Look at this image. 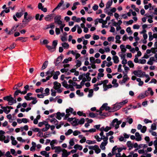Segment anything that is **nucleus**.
I'll list each match as a JSON object with an SVG mask.
<instances>
[{
    "label": "nucleus",
    "instance_id": "17",
    "mask_svg": "<svg viewBox=\"0 0 157 157\" xmlns=\"http://www.w3.org/2000/svg\"><path fill=\"white\" fill-rule=\"evenodd\" d=\"M45 127L42 129V130L43 132L47 131L50 128V125L48 123L45 124Z\"/></svg>",
    "mask_w": 157,
    "mask_h": 157
},
{
    "label": "nucleus",
    "instance_id": "9",
    "mask_svg": "<svg viewBox=\"0 0 157 157\" xmlns=\"http://www.w3.org/2000/svg\"><path fill=\"white\" fill-rule=\"evenodd\" d=\"M150 92L151 96H152L153 95L154 92L152 91L151 88L150 87H148L147 88V90L145 91V96H147L149 95Z\"/></svg>",
    "mask_w": 157,
    "mask_h": 157
},
{
    "label": "nucleus",
    "instance_id": "31",
    "mask_svg": "<svg viewBox=\"0 0 157 157\" xmlns=\"http://www.w3.org/2000/svg\"><path fill=\"white\" fill-rule=\"evenodd\" d=\"M128 102V101L126 99L124 101H122L120 102L119 103V104H120V105L121 106V107L123 105L126 104Z\"/></svg>",
    "mask_w": 157,
    "mask_h": 157
},
{
    "label": "nucleus",
    "instance_id": "48",
    "mask_svg": "<svg viewBox=\"0 0 157 157\" xmlns=\"http://www.w3.org/2000/svg\"><path fill=\"white\" fill-rule=\"evenodd\" d=\"M75 143L74 142V140L73 138L71 139L69 141V144L71 146H73Z\"/></svg>",
    "mask_w": 157,
    "mask_h": 157
},
{
    "label": "nucleus",
    "instance_id": "36",
    "mask_svg": "<svg viewBox=\"0 0 157 157\" xmlns=\"http://www.w3.org/2000/svg\"><path fill=\"white\" fill-rule=\"evenodd\" d=\"M62 85L65 88H67L68 87V86L67 83V82L64 80L62 83Z\"/></svg>",
    "mask_w": 157,
    "mask_h": 157
},
{
    "label": "nucleus",
    "instance_id": "55",
    "mask_svg": "<svg viewBox=\"0 0 157 157\" xmlns=\"http://www.w3.org/2000/svg\"><path fill=\"white\" fill-rule=\"evenodd\" d=\"M77 27H78L77 32L78 34H80L82 32V30L80 27L78 25H77Z\"/></svg>",
    "mask_w": 157,
    "mask_h": 157
},
{
    "label": "nucleus",
    "instance_id": "37",
    "mask_svg": "<svg viewBox=\"0 0 157 157\" xmlns=\"http://www.w3.org/2000/svg\"><path fill=\"white\" fill-rule=\"evenodd\" d=\"M86 143L89 144H94L96 143V142L95 140L91 141L90 140H87L86 141Z\"/></svg>",
    "mask_w": 157,
    "mask_h": 157
},
{
    "label": "nucleus",
    "instance_id": "64",
    "mask_svg": "<svg viewBox=\"0 0 157 157\" xmlns=\"http://www.w3.org/2000/svg\"><path fill=\"white\" fill-rule=\"evenodd\" d=\"M107 40L109 42L112 41H113L114 40V37L113 36L108 37L107 38Z\"/></svg>",
    "mask_w": 157,
    "mask_h": 157
},
{
    "label": "nucleus",
    "instance_id": "34",
    "mask_svg": "<svg viewBox=\"0 0 157 157\" xmlns=\"http://www.w3.org/2000/svg\"><path fill=\"white\" fill-rule=\"evenodd\" d=\"M98 147V145H95L94 146H88V148L90 150H95V148Z\"/></svg>",
    "mask_w": 157,
    "mask_h": 157
},
{
    "label": "nucleus",
    "instance_id": "52",
    "mask_svg": "<svg viewBox=\"0 0 157 157\" xmlns=\"http://www.w3.org/2000/svg\"><path fill=\"white\" fill-rule=\"evenodd\" d=\"M151 129L152 130H155L156 129V126L155 123L152 124L151 127Z\"/></svg>",
    "mask_w": 157,
    "mask_h": 157
},
{
    "label": "nucleus",
    "instance_id": "2",
    "mask_svg": "<svg viewBox=\"0 0 157 157\" xmlns=\"http://www.w3.org/2000/svg\"><path fill=\"white\" fill-rule=\"evenodd\" d=\"M24 11L21 10L20 12H16L15 15H13V19L16 21H18V20L17 19V17L18 18H21L23 14Z\"/></svg>",
    "mask_w": 157,
    "mask_h": 157
},
{
    "label": "nucleus",
    "instance_id": "22",
    "mask_svg": "<svg viewBox=\"0 0 157 157\" xmlns=\"http://www.w3.org/2000/svg\"><path fill=\"white\" fill-rule=\"evenodd\" d=\"M50 122L56 125H57L58 124V121L57 120L54 118H53L50 120Z\"/></svg>",
    "mask_w": 157,
    "mask_h": 157
},
{
    "label": "nucleus",
    "instance_id": "19",
    "mask_svg": "<svg viewBox=\"0 0 157 157\" xmlns=\"http://www.w3.org/2000/svg\"><path fill=\"white\" fill-rule=\"evenodd\" d=\"M48 61H46L44 63L41 67L42 70H44L47 67L48 65Z\"/></svg>",
    "mask_w": 157,
    "mask_h": 157
},
{
    "label": "nucleus",
    "instance_id": "10",
    "mask_svg": "<svg viewBox=\"0 0 157 157\" xmlns=\"http://www.w3.org/2000/svg\"><path fill=\"white\" fill-rule=\"evenodd\" d=\"M32 94L30 93H29L26 94V96L24 97L25 98L27 101H30L32 99H33V97H30V96H31Z\"/></svg>",
    "mask_w": 157,
    "mask_h": 157
},
{
    "label": "nucleus",
    "instance_id": "39",
    "mask_svg": "<svg viewBox=\"0 0 157 157\" xmlns=\"http://www.w3.org/2000/svg\"><path fill=\"white\" fill-rule=\"evenodd\" d=\"M90 60L91 63H95V59L93 57H91L90 58Z\"/></svg>",
    "mask_w": 157,
    "mask_h": 157
},
{
    "label": "nucleus",
    "instance_id": "14",
    "mask_svg": "<svg viewBox=\"0 0 157 157\" xmlns=\"http://www.w3.org/2000/svg\"><path fill=\"white\" fill-rule=\"evenodd\" d=\"M113 62L115 63H117L119 61V58L117 56H113Z\"/></svg>",
    "mask_w": 157,
    "mask_h": 157
},
{
    "label": "nucleus",
    "instance_id": "26",
    "mask_svg": "<svg viewBox=\"0 0 157 157\" xmlns=\"http://www.w3.org/2000/svg\"><path fill=\"white\" fill-rule=\"evenodd\" d=\"M136 81L139 82L138 83V85L139 86H141L143 85L144 84V82L141 80V79L140 78H137Z\"/></svg>",
    "mask_w": 157,
    "mask_h": 157
},
{
    "label": "nucleus",
    "instance_id": "58",
    "mask_svg": "<svg viewBox=\"0 0 157 157\" xmlns=\"http://www.w3.org/2000/svg\"><path fill=\"white\" fill-rule=\"evenodd\" d=\"M81 133L79 131H78L77 130H75L73 132V135L75 136H77L78 134H79Z\"/></svg>",
    "mask_w": 157,
    "mask_h": 157
},
{
    "label": "nucleus",
    "instance_id": "42",
    "mask_svg": "<svg viewBox=\"0 0 157 157\" xmlns=\"http://www.w3.org/2000/svg\"><path fill=\"white\" fill-rule=\"evenodd\" d=\"M62 45L63 47L64 48H68L69 46V44L65 42L62 43Z\"/></svg>",
    "mask_w": 157,
    "mask_h": 157
},
{
    "label": "nucleus",
    "instance_id": "40",
    "mask_svg": "<svg viewBox=\"0 0 157 157\" xmlns=\"http://www.w3.org/2000/svg\"><path fill=\"white\" fill-rule=\"evenodd\" d=\"M56 140H53L50 142V144L51 145V148L52 149L53 148H52V146H54V144L56 143Z\"/></svg>",
    "mask_w": 157,
    "mask_h": 157
},
{
    "label": "nucleus",
    "instance_id": "5",
    "mask_svg": "<svg viewBox=\"0 0 157 157\" xmlns=\"http://www.w3.org/2000/svg\"><path fill=\"white\" fill-rule=\"evenodd\" d=\"M3 99L4 100L8 101V105H10L11 103H10V102H11L12 100L13 99V97L11 94L3 97Z\"/></svg>",
    "mask_w": 157,
    "mask_h": 157
},
{
    "label": "nucleus",
    "instance_id": "25",
    "mask_svg": "<svg viewBox=\"0 0 157 157\" xmlns=\"http://www.w3.org/2000/svg\"><path fill=\"white\" fill-rule=\"evenodd\" d=\"M120 48L121 51L123 52H125L126 51V49L125 48V46L123 44H121L120 45Z\"/></svg>",
    "mask_w": 157,
    "mask_h": 157
},
{
    "label": "nucleus",
    "instance_id": "63",
    "mask_svg": "<svg viewBox=\"0 0 157 157\" xmlns=\"http://www.w3.org/2000/svg\"><path fill=\"white\" fill-rule=\"evenodd\" d=\"M87 80L85 78H83L82 79V81L80 82V84L82 86L84 85V82L86 81Z\"/></svg>",
    "mask_w": 157,
    "mask_h": 157
},
{
    "label": "nucleus",
    "instance_id": "20",
    "mask_svg": "<svg viewBox=\"0 0 157 157\" xmlns=\"http://www.w3.org/2000/svg\"><path fill=\"white\" fill-rule=\"evenodd\" d=\"M55 149V152L56 153H59L62 151L61 147L60 146L55 147H54Z\"/></svg>",
    "mask_w": 157,
    "mask_h": 157
},
{
    "label": "nucleus",
    "instance_id": "33",
    "mask_svg": "<svg viewBox=\"0 0 157 157\" xmlns=\"http://www.w3.org/2000/svg\"><path fill=\"white\" fill-rule=\"evenodd\" d=\"M90 74L89 72L87 73L86 75V77L87 79V81H90L91 79V78L90 77L89 75H90Z\"/></svg>",
    "mask_w": 157,
    "mask_h": 157
},
{
    "label": "nucleus",
    "instance_id": "41",
    "mask_svg": "<svg viewBox=\"0 0 157 157\" xmlns=\"http://www.w3.org/2000/svg\"><path fill=\"white\" fill-rule=\"evenodd\" d=\"M77 63L76 65L77 67H76V68H77L78 67H80L81 66V64H82V63H81V61H80V60H77Z\"/></svg>",
    "mask_w": 157,
    "mask_h": 157
},
{
    "label": "nucleus",
    "instance_id": "51",
    "mask_svg": "<svg viewBox=\"0 0 157 157\" xmlns=\"http://www.w3.org/2000/svg\"><path fill=\"white\" fill-rule=\"evenodd\" d=\"M146 60L145 59H139V63L142 64H144L146 63Z\"/></svg>",
    "mask_w": 157,
    "mask_h": 157
},
{
    "label": "nucleus",
    "instance_id": "46",
    "mask_svg": "<svg viewBox=\"0 0 157 157\" xmlns=\"http://www.w3.org/2000/svg\"><path fill=\"white\" fill-rule=\"evenodd\" d=\"M60 115L61 113L59 112H58L56 113L57 116L56 118L59 120H60L61 118Z\"/></svg>",
    "mask_w": 157,
    "mask_h": 157
},
{
    "label": "nucleus",
    "instance_id": "8",
    "mask_svg": "<svg viewBox=\"0 0 157 157\" xmlns=\"http://www.w3.org/2000/svg\"><path fill=\"white\" fill-rule=\"evenodd\" d=\"M121 107V106L118 103L116 105H115L113 108L111 109V110H110V112H114L117 110L120 109Z\"/></svg>",
    "mask_w": 157,
    "mask_h": 157
},
{
    "label": "nucleus",
    "instance_id": "47",
    "mask_svg": "<svg viewBox=\"0 0 157 157\" xmlns=\"http://www.w3.org/2000/svg\"><path fill=\"white\" fill-rule=\"evenodd\" d=\"M152 33L151 32H149L148 33V35L149 36V41H151L152 40L153 38V36L152 35Z\"/></svg>",
    "mask_w": 157,
    "mask_h": 157
},
{
    "label": "nucleus",
    "instance_id": "49",
    "mask_svg": "<svg viewBox=\"0 0 157 157\" xmlns=\"http://www.w3.org/2000/svg\"><path fill=\"white\" fill-rule=\"evenodd\" d=\"M44 89L42 87H40V89H37L35 91L37 93L40 92H42L43 91Z\"/></svg>",
    "mask_w": 157,
    "mask_h": 157
},
{
    "label": "nucleus",
    "instance_id": "1",
    "mask_svg": "<svg viewBox=\"0 0 157 157\" xmlns=\"http://www.w3.org/2000/svg\"><path fill=\"white\" fill-rule=\"evenodd\" d=\"M122 122L121 121H118L117 119L115 118L113 121L110 124V126L113 127L115 126V129H117L119 128V125Z\"/></svg>",
    "mask_w": 157,
    "mask_h": 157
},
{
    "label": "nucleus",
    "instance_id": "3",
    "mask_svg": "<svg viewBox=\"0 0 157 157\" xmlns=\"http://www.w3.org/2000/svg\"><path fill=\"white\" fill-rule=\"evenodd\" d=\"M73 111V109L72 108L70 107L69 109H67L66 111L67 114L64 117L63 119L64 120H67L70 116V113H72Z\"/></svg>",
    "mask_w": 157,
    "mask_h": 157
},
{
    "label": "nucleus",
    "instance_id": "53",
    "mask_svg": "<svg viewBox=\"0 0 157 157\" xmlns=\"http://www.w3.org/2000/svg\"><path fill=\"white\" fill-rule=\"evenodd\" d=\"M85 122V119L83 118H82L78 121V123L80 124H83Z\"/></svg>",
    "mask_w": 157,
    "mask_h": 157
},
{
    "label": "nucleus",
    "instance_id": "7",
    "mask_svg": "<svg viewBox=\"0 0 157 157\" xmlns=\"http://www.w3.org/2000/svg\"><path fill=\"white\" fill-rule=\"evenodd\" d=\"M54 69L53 68H51L46 72V74L47 75H50L52 76L54 75Z\"/></svg>",
    "mask_w": 157,
    "mask_h": 157
},
{
    "label": "nucleus",
    "instance_id": "24",
    "mask_svg": "<svg viewBox=\"0 0 157 157\" xmlns=\"http://www.w3.org/2000/svg\"><path fill=\"white\" fill-rule=\"evenodd\" d=\"M46 47L48 48V49L51 52H53L55 50V49H54V48L52 46H51L48 45H46Z\"/></svg>",
    "mask_w": 157,
    "mask_h": 157
},
{
    "label": "nucleus",
    "instance_id": "12",
    "mask_svg": "<svg viewBox=\"0 0 157 157\" xmlns=\"http://www.w3.org/2000/svg\"><path fill=\"white\" fill-rule=\"evenodd\" d=\"M142 73V71L141 70L135 71H133V74L135 75L138 77H141V74Z\"/></svg>",
    "mask_w": 157,
    "mask_h": 157
},
{
    "label": "nucleus",
    "instance_id": "23",
    "mask_svg": "<svg viewBox=\"0 0 157 157\" xmlns=\"http://www.w3.org/2000/svg\"><path fill=\"white\" fill-rule=\"evenodd\" d=\"M58 41L56 40H53L52 42V46L54 48V49L56 50V46L57 44Z\"/></svg>",
    "mask_w": 157,
    "mask_h": 157
},
{
    "label": "nucleus",
    "instance_id": "60",
    "mask_svg": "<svg viewBox=\"0 0 157 157\" xmlns=\"http://www.w3.org/2000/svg\"><path fill=\"white\" fill-rule=\"evenodd\" d=\"M129 79V78H123V80L121 81V84L124 83L128 80Z\"/></svg>",
    "mask_w": 157,
    "mask_h": 157
},
{
    "label": "nucleus",
    "instance_id": "38",
    "mask_svg": "<svg viewBox=\"0 0 157 157\" xmlns=\"http://www.w3.org/2000/svg\"><path fill=\"white\" fill-rule=\"evenodd\" d=\"M78 119H75V120L73 121H72V124H73V125L74 126H76L78 125Z\"/></svg>",
    "mask_w": 157,
    "mask_h": 157
},
{
    "label": "nucleus",
    "instance_id": "28",
    "mask_svg": "<svg viewBox=\"0 0 157 157\" xmlns=\"http://www.w3.org/2000/svg\"><path fill=\"white\" fill-rule=\"evenodd\" d=\"M117 80L116 79H114L112 82V83L113 84H114L115 87H117L118 86V83H117Z\"/></svg>",
    "mask_w": 157,
    "mask_h": 157
},
{
    "label": "nucleus",
    "instance_id": "43",
    "mask_svg": "<svg viewBox=\"0 0 157 157\" xmlns=\"http://www.w3.org/2000/svg\"><path fill=\"white\" fill-rule=\"evenodd\" d=\"M67 153V150L65 149H64L63 151V152L62 154V157H66V155Z\"/></svg>",
    "mask_w": 157,
    "mask_h": 157
},
{
    "label": "nucleus",
    "instance_id": "30",
    "mask_svg": "<svg viewBox=\"0 0 157 157\" xmlns=\"http://www.w3.org/2000/svg\"><path fill=\"white\" fill-rule=\"evenodd\" d=\"M88 117L91 118H94L96 117V116L94 113L91 112L89 113Z\"/></svg>",
    "mask_w": 157,
    "mask_h": 157
},
{
    "label": "nucleus",
    "instance_id": "56",
    "mask_svg": "<svg viewBox=\"0 0 157 157\" xmlns=\"http://www.w3.org/2000/svg\"><path fill=\"white\" fill-rule=\"evenodd\" d=\"M33 18V17L30 16H29L28 18H26V21H27L28 22H29Z\"/></svg>",
    "mask_w": 157,
    "mask_h": 157
},
{
    "label": "nucleus",
    "instance_id": "18",
    "mask_svg": "<svg viewBox=\"0 0 157 157\" xmlns=\"http://www.w3.org/2000/svg\"><path fill=\"white\" fill-rule=\"evenodd\" d=\"M112 3L113 1L112 0L108 1L106 5V8L107 9L109 8L110 6L112 5Z\"/></svg>",
    "mask_w": 157,
    "mask_h": 157
},
{
    "label": "nucleus",
    "instance_id": "21",
    "mask_svg": "<svg viewBox=\"0 0 157 157\" xmlns=\"http://www.w3.org/2000/svg\"><path fill=\"white\" fill-rule=\"evenodd\" d=\"M74 148L75 149H78L79 150H81L82 149V147L81 145L76 144L74 145Z\"/></svg>",
    "mask_w": 157,
    "mask_h": 157
},
{
    "label": "nucleus",
    "instance_id": "44",
    "mask_svg": "<svg viewBox=\"0 0 157 157\" xmlns=\"http://www.w3.org/2000/svg\"><path fill=\"white\" fill-rule=\"evenodd\" d=\"M73 132V131L71 129H69L67 132L65 133V135L66 136H68L72 133Z\"/></svg>",
    "mask_w": 157,
    "mask_h": 157
},
{
    "label": "nucleus",
    "instance_id": "16",
    "mask_svg": "<svg viewBox=\"0 0 157 157\" xmlns=\"http://www.w3.org/2000/svg\"><path fill=\"white\" fill-rule=\"evenodd\" d=\"M60 74V73L59 71H56L55 74H54L53 75V78L55 80L57 79L58 78V76Z\"/></svg>",
    "mask_w": 157,
    "mask_h": 157
},
{
    "label": "nucleus",
    "instance_id": "4",
    "mask_svg": "<svg viewBox=\"0 0 157 157\" xmlns=\"http://www.w3.org/2000/svg\"><path fill=\"white\" fill-rule=\"evenodd\" d=\"M61 17L60 15H57L54 18V23L58 25L61 24L62 21L60 20Z\"/></svg>",
    "mask_w": 157,
    "mask_h": 157
},
{
    "label": "nucleus",
    "instance_id": "45",
    "mask_svg": "<svg viewBox=\"0 0 157 157\" xmlns=\"http://www.w3.org/2000/svg\"><path fill=\"white\" fill-rule=\"evenodd\" d=\"M60 25V29L61 30V31L62 33L63 32V28L65 26V24H62L61 23V24L59 25Z\"/></svg>",
    "mask_w": 157,
    "mask_h": 157
},
{
    "label": "nucleus",
    "instance_id": "57",
    "mask_svg": "<svg viewBox=\"0 0 157 157\" xmlns=\"http://www.w3.org/2000/svg\"><path fill=\"white\" fill-rule=\"evenodd\" d=\"M95 151V153H96L97 154H98L99 153L101 152V150L99 148V147L98 146V147L95 148V150H94Z\"/></svg>",
    "mask_w": 157,
    "mask_h": 157
},
{
    "label": "nucleus",
    "instance_id": "27",
    "mask_svg": "<svg viewBox=\"0 0 157 157\" xmlns=\"http://www.w3.org/2000/svg\"><path fill=\"white\" fill-rule=\"evenodd\" d=\"M64 1L63 0H61L60 2L58 4L57 6H56V8H58V9H59L60 7H61L63 5V4Z\"/></svg>",
    "mask_w": 157,
    "mask_h": 157
},
{
    "label": "nucleus",
    "instance_id": "50",
    "mask_svg": "<svg viewBox=\"0 0 157 157\" xmlns=\"http://www.w3.org/2000/svg\"><path fill=\"white\" fill-rule=\"evenodd\" d=\"M147 130V127L146 126H143L142 129L141 130V132L143 133H144Z\"/></svg>",
    "mask_w": 157,
    "mask_h": 157
},
{
    "label": "nucleus",
    "instance_id": "54",
    "mask_svg": "<svg viewBox=\"0 0 157 157\" xmlns=\"http://www.w3.org/2000/svg\"><path fill=\"white\" fill-rule=\"evenodd\" d=\"M95 138L96 139L98 142L102 140V137L100 138L98 136L96 135L95 136Z\"/></svg>",
    "mask_w": 157,
    "mask_h": 157
},
{
    "label": "nucleus",
    "instance_id": "59",
    "mask_svg": "<svg viewBox=\"0 0 157 157\" xmlns=\"http://www.w3.org/2000/svg\"><path fill=\"white\" fill-rule=\"evenodd\" d=\"M32 100L33 101L31 102V103L32 104H35L37 102V101L36 100V98L33 97V99Z\"/></svg>",
    "mask_w": 157,
    "mask_h": 157
},
{
    "label": "nucleus",
    "instance_id": "29",
    "mask_svg": "<svg viewBox=\"0 0 157 157\" xmlns=\"http://www.w3.org/2000/svg\"><path fill=\"white\" fill-rule=\"evenodd\" d=\"M89 94H88V97H91L93 95V89H91L89 91Z\"/></svg>",
    "mask_w": 157,
    "mask_h": 157
},
{
    "label": "nucleus",
    "instance_id": "13",
    "mask_svg": "<svg viewBox=\"0 0 157 157\" xmlns=\"http://www.w3.org/2000/svg\"><path fill=\"white\" fill-rule=\"evenodd\" d=\"M135 136L136 137V140L137 141H140L141 140V137L140 135V134L138 132H136L135 133Z\"/></svg>",
    "mask_w": 157,
    "mask_h": 157
},
{
    "label": "nucleus",
    "instance_id": "62",
    "mask_svg": "<svg viewBox=\"0 0 157 157\" xmlns=\"http://www.w3.org/2000/svg\"><path fill=\"white\" fill-rule=\"evenodd\" d=\"M55 32L56 35H58L60 33V29L59 28H56L55 30Z\"/></svg>",
    "mask_w": 157,
    "mask_h": 157
},
{
    "label": "nucleus",
    "instance_id": "11",
    "mask_svg": "<svg viewBox=\"0 0 157 157\" xmlns=\"http://www.w3.org/2000/svg\"><path fill=\"white\" fill-rule=\"evenodd\" d=\"M54 86L53 88L55 90L57 88L58 89L60 88L61 86V84L57 82H54Z\"/></svg>",
    "mask_w": 157,
    "mask_h": 157
},
{
    "label": "nucleus",
    "instance_id": "15",
    "mask_svg": "<svg viewBox=\"0 0 157 157\" xmlns=\"http://www.w3.org/2000/svg\"><path fill=\"white\" fill-rule=\"evenodd\" d=\"M1 108L3 109V111L6 113V114H8L10 112V110L9 109L8 110H7L8 109L7 107H4L3 106H1Z\"/></svg>",
    "mask_w": 157,
    "mask_h": 157
},
{
    "label": "nucleus",
    "instance_id": "6",
    "mask_svg": "<svg viewBox=\"0 0 157 157\" xmlns=\"http://www.w3.org/2000/svg\"><path fill=\"white\" fill-rule=\"evenodd\" d=\"M63 57V55H61L60 56L57 58L56 62L55 63V65L56 66H58L59 63L61 61Z\"/></svg>",
    "mask_w": 157,
    "mask_h": 157
},
{
    "label": "nucleus",
    "instance_id": "61",
    "mask_svg": "<svg viewBox=\"0 0 157 157\" xmlns=\"http://www.w3.org/2000/svg\"><path fill=\"white\" fill-rule=\"evenodd\" d=\"M17 103V101L16 100V98L14 99L13 98V99L12 100V101L11 102H10V105H12L14 103Z\"/></svg>",
    "mask_w": 157,
    "mask_h": 157
},
{
    "label": "nucleus",
    "instance_id": "32",
    "mask_svg": "<svg viewBox=\"0 0 157 157\" xmlns=\"http://www.w3.org/2000/svg\"><path fill=\"white\" fill-rule=\"evenodd\" d=\"M128 64L130 67L132 68L134 66V65L133 63L132 62L131 60L128 61Z\"/></svg>",
    "mask_w": 157,
    "mask_h": 157
},
{
    "label": "nucleus",
    "instance_id": "35",
    "mask_svg": "<svg viewBox=\"0 0 157 157\" xmlns=\"http://www.w3.org/2000/svg\"><path fill=\"white\" fill-rule=\"evenodd\" d=\"M21 93V91L20 90H16L15 91V92L14 93V97L15 98L16 96H17L18 95L19 93Z\"/></svg>",
    "mask_w": 157,
    "mask_h": 157
}]
</instances>
